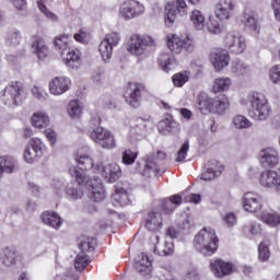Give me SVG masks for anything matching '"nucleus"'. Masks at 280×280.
<instances>
[{
	"label": "nucleus",
	"instance_id": "f257e3e1",
	"mask_svg": "<svg viewBox=\"0 0 280 280\" xmlns=\"http://www.w3.org/2000/svg\"><path fill=\"white\" fill-rule=\"evenodd\" d=\"M74 161L78 165H81V168L78 166H71L69 168V174L72 178H75L77 183L80 186H84L88 189V198L93 200V202H102L106 198V191L104 190V185L100 177L94 179H89L84 170H93V159L86 154L77 153Z\"/></svg>",
	"mask_w": 280,
	"mask_h": 280
},
{
	"label": "nucleus",
	"instance_id": "f03ea898",
	"mask_svg": "<svg viewBox=\"0 0 280 280\" xmlns=\"http://www.w3.org/2000/svg\"><path fill=\"white\" fill-rule=\"evenodd\" d=\"M197 108L200 113H211L212 115H224L231 108L229 96L221 94L214 97H209L207 93L201 92L197 96Z\"/></svg>",
	"mask_w": 280,
	"mask_h": 280
},
{
	"label": "nucleus",
	"instance_id": "7ed1b4c3",
	"mask_svg": "<svg viewBox=\"0 0 280 280\" xmlns=\"http://www.w3.org/2000/svg\"><path fill=\"white\" fill-rule=\"evenodd\" d=\"M218 235L215 234V230L211 228H203L194 240V246L196 250L201 253V255H206L207 257H211L213 253L218 250L219 244Z\"/></svg>",
	"mask_w": 280,
	"mask_h": 280
},
{
	"label": "nucleus",
	"instance_id": "20e7f679",
	"mask_svg": "<svg viewBox=\"0 0 280 280\" xmlns=\"http://www.w3.org/2000/svg\"><path fill=\"white\" fill-rule=\"evenodd\" d=\"M144 12L145 7L137 0H125L118 4V16L122 21L139 19Z\"/></svg>",
	"mask_w": 280,
	"mask_h": 280
},
{
	"label": "nucleus",
	"instance_id": "39448f33",
	"mask_svg": "<svg viewBox=\"0 0 280 280\" xmlns=\"http://www.w3.org/2000/svg\"><path fill=\"white\" fill-rule=\"evenodd\" d=\"M154 38L150 35L141 36L133 34L127 43V51L131 56H143L148 51V47H154Z\"/></svg>",
	"mask_w": 280,
	"mask_h": 280
},
{
	"label": "nucleus",
	"instance_id": "423d86ee",
	"mask_svg": "<svg viewBox=\"0 0 280 280\" xmlns=\"http://www.w3.org/2000/svg\"><path fill=\"white\" fill-rule=\"evenodd\" d=\"M248 100L252 107L249 112L250 116L257 121L268 119L270 116V106L268 105V101L259 94H252Z\"/></svg>",
	"mask_w": 280,
	"mask_h": 280
},
{
	"label": "nucleus",
	"instance_id": "0eeeda50",
	"mask_svg": "<svg viewBox=\"0 0 280 280\" xmlns=\"http://www.w3.org/2000/svg\"><path fill=\"white\" fill-rule=\"evenodd\" d=\"M47 152V145L40 138H32L24 149L23 159L25 163H36Z\"/></svg>",
	"mask_w": 280,
	"mask_h": 280
},
{
	"label": "nucleus",
	"instance_id": "6e6552de",
	"mask_svg": "<svg viewBox=\"0 0 280 280\" xmlns=\"http://www.w3.org/2000/svg\"><path fill=\"white\" fill-rule=\"evenodd\" d=\"M223 45L225 49H229L230 54H244L246 49V37L235 31H229L223 36Z\"/></svg>",
	"mask_w": 280,
	"mask_h": 280
},
{
	"label": "nucleus",
	"instance_id": "1a4fd4ad",
	"mask_svg": "<svg viewBox=\"0 0 280 280\" xmlns=\"http://www.w3.org/2000/svg\"><path fill=\"white\" fill-rule=\"evenodd\" d=\"M121 36L119 33H108L98 45V51L104 62H108L113 58V48L119 45Z\"/></svg>",
	"mask_w": 280,
	"mask_h": 280
},
{
	"label": "nucleus",
	"instance_id": "9d476101",
	"mask_svg": "<svg viewBox=\"0 0 280 280\" xmlns=\"http://www.w3.org/2000/svg\"><path fill=\"white\" fill-rule=\"evenodd\" d=\"M90 138L105 150H113V148H117L115 136H113L108 129L96 127L93 131L90 132Z\"/></svg>",
	"mask_w": 280,
	"mask_h": 280
},
{
	"label": "nucleus",
	"instance_id": "9b49d317",
	"mask_svg": "<svg viewBox=\"0 0 280 280\" xmlns=\"http://www.w3.org/2000/svg\"><path fill=\"white\" fill-rule=\"evenodd\" d=\"M23 90V84L20 82H11L4 90H2V102L7 106H19L21 102V91Z\"/></svg>",
	"mask_w": 280,
	"mask_h": 280
},
{
	"label": "nucleus",
	"instance_id": "f8f14e48",
	"mask_svg": "<svg viewBox=\"0 0 280 280\" xmlns=\"http://www.w3.org/2000/svg\"><path fill=\"white\" fill-rule=\"evenodd\" d=\"M186 16L187 3L185 0H176L175 4L167 3L165 5V24L167 27H172L176 21V15Z\"/></svg>",
	"mask_w": 280,
	"mask_h": 280
},
{
	"label": "nucleus",
	"instance_id": "ddd939ff",
	"mask_svg": "<svg viewBox=\"0 0 280 280\" xmlns=\"http://www.w3.org/2000/svg\"><path fill=\"white\" fill-rule=\"evenodd\" d=\"M143 84L131 82L125 90V101L131 108H139L141 106V95L143 93Z\"/></svg>",
	"mask_w": 280,
	"mask_h": 280
},
{
	"label": "nucleus",
	"instance_id": "4468645a",
	"mask_svg": "<svg viewBox=\"0 0 280 280\" xmlns=\"http://www.w3.org/2000/svg\"><path fill=\"white\" fill-rule=\"evenodd\" d=\"M95 170L108 183H115L121 178V167L115 162L107 164H96Z\"/></svg>",
	"mask_w": 280,
	"mask_h": 280
},
{
	"label": "nucleus",
	"instance_id": "2eb2a0df",
	"mask_svg": "<svg viewBox=\"0 0 280 280\" xmlns=\"http://www.w3.org/2000/svg\"><path fill=\"white\" fill-rule=\"evenodd\" d=\"M210 62L213 65L214 70L220 73L231 65V55H229V50L222 48H214L210 52Z\"/></svg>",
	"mask_w": 280,
	"mask_h": 280
},
{
	"label": "nucleus",
	"instance_id": "dca6fc26",
	"mask_svg": "<svg viewBox=\"0 0 280 280\" xmlns=\"http://www.w3.org/2000/svg\"><path fill=\"white\" fill-rule=\"evenodd\" d=\"M70 89L71 79L66 75L55 77L48 82V91L50 95H55L56 97L65 95Z\"/></svg>",
	"mask_w": 280,
	"mask_h": 280
},
{
	"label": "nucleus",
	"instance_id": "f3484780",
	"mask_svg": "<svg viewBox=\"0 0 280 280\" xmlns=\"http://www.w3.org/2000/svg\"><path fill=\"white\" fill-rule=\"evenodd\" d=\"M233 10H235L233 0H219L214 4V15L219 21H229L233 16Z\"/></svg>",
	"mask_w": 280,
	"mask_h": 280
},
{
	"label": "nucleus",
	"instance_id": "a211bd4d",
	"mask_svg": "<svg viewBox=\"0 0 280 280\" xmlns=\"http://www.w3.org/2000/svg\"><path fill=\"white\" fill-rule=\"evenodd\" d=\"M242 205L244 211H248V213H257V211L261 209V196L256 192H246L243 196Z\"/></svg>",
	"mask_w": 280,
	"mask_h": 280
},
{
	"label": "nucleus",
	"instance_id": "6ab92c4d",
	"mask_svg": "<svg viewBox=\"0 0 280 280\" xmlns=\"http://www.w3.org/2000/svg\"><path fill=\"white\" fill-rule=\"evenodd\" d=\"M31 47L38 60H45V58L49 56V46H47L45 39L38 35L32 37Z\"/></svg>",
	"mask_w": 280,
	"mask_h": 280
},
{
	"label": "nucleus",
	"instance_id": "aec40b11",
	"mask_svg": "<svg viewBox=\"0 0 280 280\" xmlns=\"http://www.w3.org/2000/svg\"><path fill=\"white\" fill-rule=\"evenodd\" d=\"M241 21L245 25L246 30H250L254 34H259V32H261V23L259 22L257 13L250 10H245Z\"/></svg>",
	"mask_w": 280,
	"mask_h": 280
},
{
	"label": "nucleus",
	"instance_id": "412c9836",
	"mask_svg": "<svg viewBox=\"0 0 280 280\" xmlns=\"http://www.w3.org/2000/svg\"><path fill=\"white\" fill-rule=\"evenodd\" d=\"M211 271L214 277L222 279V277H229L233 272V264L226 262L222 259H215L210 262Z\"/></svg>",
	"mask_w": 280,
	"mask_h": 280
},
{
	"label": "nucleus",
	"instance_id": "4be33fe9",
	"mask_svg": "<svg viewBox=\"0 0 280 280\" xmlns=\"http://www.w3.org/2000/svg\"><path fill=\"white\" fill-rule=\"evenodd\" d=\"M279 164V152L275 148H266L260 151V165L275 167Z\"/></svg>",
	"mask_w": 280,
	"mask_h": 280
},
{
	"label": "nucleus",
	"instance_id": "5701e85b",
	"mask_svg": "<svg viewBox=\"0 0 280 280\" xmlns=\"http://www.w3.org/2000/svg\"><path fill=\"white\" fill-rule=\"evenodd\" d=\"M135 269L142 277L152 275V260H150V257H148L145 253H141L136 257Z\"/></svg>",
	"mask_w": 280,
	"mask_h": 280
},
{
	"label": "nucleus",
	"instance_id": "b1692460",
	"mask_svg": "<svg viewBox=\"0 0 280 280\" xmlns=\"http://www.w3.org/2000/svg\"><path fill=\"white\" fill-rule=\"evenodd\" d=\"M61 58L65 65L69 67V69H80V67H82V59H80V50L68 48V50L61 54Z\"/></svg>",
	"mask_w": 280,
	"mask_h": 280
},
{
	"label": "nucleus",
	"instance_id": "393cba45",
	"mask_svg": "<svg viewBox=\"0 0 280 280\" xmlns=\"http://www.w3.org/2000/svg\"><path fill=\"white\" fill-rule=\"evenodd\" d=\"M138 172L142 176H145L147 178H150L152 176H156L159 174V166H156V163L154 162V158L148 156L147 160L142 163H137Z\"/></svg>",
	"mask_w": 280,
	"mask_h": 280
},
{
	"label": "nucleus",
	"instance_id": "a878e982",
	"mask_svg": "<svg viewBox=\"0 0 280 280\" xmlns=\"http://www.w3.org/2000/svg\"><path fill=\"white\" fill-rule=\"evenodd\" d=\"M224 172V166L218 161L212 160L208 162L206 171L201 173L202 180H213V178L220 176Z\"/></svg>",
	"mask_w": 280,
	"mask_h": 280
},
{
	"label": "nucleus",
	"instance_id": "bb28decb",
	"mask_svg": "<svg viewBox=\"0 0 280 280\" xmlns=\"http://www.w3.org/2000/svg\"><path fill=\"white\" fill-rule=\"evenodd\" d=\"M260 185L272 189L280 187V174L277 171H265L260 175Z\"/></svg>",
	"mask_w": 280,
	"mask_h": 280
},
{
	"label": "nucleus",
	"instance_id": "cd10ccee",
	"mask_svg": "<svg viewBox=\"0 0 280 280\" xmlns=\"http://www.w3.org/2000/svg\"><path fill=\"white\" fill-rule=\"evenodd\" d=\"M145 120L138 118L136 120V124L132 125L129 129V139L131 143H135V141H140V139H143V135H145Z\"/></svg>",
	"mask_w": 280,
	"mask_h": 280
},
{
	"label": "nucleus",
	"instance_id": "c85d7f7f",
	"mask_svg": "<svg viewBox=\"0 0 280 280\" xmlns=\"http://www.w3.org/2000/svg\"><path fill=\"white\" fill-rule=\"evenodd\" d=\"M163 228V217L159 212H149L145 219V229L148 231H161Z\"/></svg>",
	"mask_w": 280,
	"mask_h": 280
},
{
	"label": "nucleus",
	"instance_id": "c756f323",
	"mask_svg": "<svg viewBox=\"0 0 280 280\" xmlns=\"http://www.w3.org/2000/svg\"><path fill=\"white\" fill-rule=\"evenodd\" d=\"M40 218L44 224H46L47 226H51V229H56V231H58V229L62 226V219L58 213L54 211H46L42 213Z\"/></svg>",
	"mask_w": 280,
	"mask_h": 280
},
{
	"label": "nucleus",
	"instance_id": "7c9ffc66",
	"mask_svg": "<svg viewBox=\"0 0 280 280\" xmlns=\"http://www.w3.org/2000/svg\"><path fill=\"white\" fill-rule=\"evenodd\" d=\"M158 130L161 135H174V132H178L179 126L176 120H173L172 117L165 118L158 124Z\"/></svg>",
	"mask_w": 280,
	"mask_h": 280
},
{
	"label": "nucleus",
	"instance_id": "2f4dec72",
	"mask_svg": "<svg viewBox=\"0 0 280 280\" xmlns=\"http://www.w3.org/2000/svg\"><path fill=\"white\" fill-rule=\"evenodd\" d=\"M19 170L16 160L10 156L0 158V178L4 174H14Z\"/></svg>",
	"mask_w": 280,
	"mask_h": 280
},
{
	"label": "nucleus",
	"instance_id": "473e14b6",
	"mask_svg": "<svg viewBox=\"0 0 280 280\" xmlns=\"http://www.w3.org/2000/svg\"><path fill=\"white\" fill-rule=\"evenodd\" d=\"M189 19L197 32H202L207 27V18H205L200 10H192L189 14Z\"/></svg>",
	"mask_w": 280,
	"mask_h": 280
},
{
	"label": "nucleus",
	"instance_id": "72a5a7b5",
	"mask_svg": "<svg viewBox=\"0 0 280 280\" xmlns=\"http://www.w3.org/2000/svg\"><path fill=\"white\" fill-rule=\"evenodd\" d=\"M233 80L229 77H219L214 79L211 88L212 93H224L231 89Z\"/></svg>",
	"mask_w": 280,
	"mask_h": 280
},
{
	"label": "nucleus",
	"instance_id": "f704fd0d",
	"mask_svg": "<svg viewBox=\"0 0 280 280\" xmlns=\"http://www.w3.org/2000/svg\"><path fill=\"white\" fill-rule=\"evenodd\" d=\"M31 124L33 128H38V129L47 128V126H49V115L40 110L35 112L31 117Z\"/></svg>",
	"mask_w": 280,
	"mask_h": 280
},
{
	"label": "nucleus",
	"instance_id": "c9c22d12",
	"mask_svg": "<svg viewBox=\"0 0 280 280\" xmlns=\"http://www.w3.org/2000/svg\"><path fill=\"white\" fill-rule=\"evenodd\" d=\"M55 49L60 51V56L65 54V51L71 48V36L69 35H59L54 39Z\"/></svg>",
	"mask_w": 280,
	"mask_h": 280
},
{
	"label": "nucleus",
	"instance_id": "e433bc0d",
	"mask_svg": "<svg viewBox=\"0 0 280 280\" xmlns=\"http://www.w3.org/2000/svg\"><path fill=\"white\" fill-rule=\"evenodd\" d=\"M2 264L3 266H7V268L16 266V249L12 247H5L2 250Z\"/></svg>",
	"mask_w": 280,
	"mask_h": 280
},
{
	"label": "nucleus",
	"instance_id": "4c0bfd02",
	"mask_svg": "<svg viewBox=\"0 0 280 280\" xmlns=\"http://www.w3.org/2000/svg\"><path fill=\"white\" fill-rule=\"evenodd\" d=\"M258 219L261 220L265 224H268V226H279L280 224V214L277 212H266L262 211Z\"/></svg>",
	"mask_w": 280,
	"mask_h": 280
},
{
	"label": "nucleus",
	"instance_id": "58836bf2",
	"mask_svg": "<svg viewBox=\"0 0 280 280\" xmlns=\"http://www.w3.org/2000/svg\"><path fill=\"white\" fill-rule=\"evenodd\" d=\"M113 200L115 201L116 207H126V205H129L130 202L128 191H126L124 188H116V191L113 195Z\"/></svg>",
	"mask_w": 280,
	"mask_h": 280
},
{
	"label": "nucleus",
	"instance_id": "ea45409f",
	"mask_svg": "<svg viewBox=\"0 0 280 280\" xmlns=\"http://www.w3.org/2000/svg\"><path fill=\"white\" fill-rule=\"evenodd\" d=\"M154 253H158L160 257H167L174 255V242L166 241L163 245L156 244L154 247Z\"/></svg>",
	"mask_w": 280,
	"mask_h": 280
},
{
	"label": "nucleus",
	"instance_id": "a19ab883",
	"mask_svg": "<svg viewBox=\"0 0 280 280\" xmlns=\"http://www.w3.org/2000/svg\"><path fill=\"white\" fill-rule=\"evenodd\" d=\"M68 115L71 119H80L82 116V103L78 100H72L68 104Z\"/></svg>",
	"mask_w": 280,
	"mask_h": 280
},
{
	"label": "nucleus",
	"instance_id": "79ce46f5",
	"mask_svg": "<svg viewBox=\"0 0 280 280\" xmlns=\"http://www.w3.org/2000/svg\"><path fill=\"white\" fill-rule=\"evenodd\" d=\"M167 47L173 54H180L183 51V38L178 35L168 36Z\"/></svg>",
	"mask_w": 280,
	"mask_h": 280
},
{
	"label": "nucleus",
	"instance_id": "37998d69",
	"mask_svg": "<svg viewBox=\"0 0 280 280\" xmlns=\"http://www.w3.org/2000/svg\"><path fill=\"white\" fill-rule=\"evenodd\" d=\"M160 66L164 71H172L174 67H176V61L174 60V56L170 54H162L159 58Z\"/></svg>",
	"mask_w": 280,
	"mask_h": 280
},
{
	"label": "nucleus",
	"instance_id": "c03bdc74",
	"mask_svg": "<svg viewBox=\"0 0 280 280\" xmlns=\"http://www.w3.org/2000/svg\"><path fill=\"white\" fill-rule=\"evenodd\" d=\"M231 72L233 73V75H235V78H240L242 75H247V73H248V66H245L244 62H242L241 60L236 59V60H234L232 62Z\"/></svg>",
	"mask_w": 280,
	"mask_h": 280
},
{
	"label": "nucleus",
	"instance_id": "a18cd8bd",
	"mask_svg": "<svg viewBox=\"0 0 280 280\" xmlns=\"http://www.w3.org/2000/svg\"><path fill=\"white\" fill-rule=\"evenodd\" d=\"M81 253H93L95 250V240L93 237L83 236L79 243Z\"/></svg>",
	"mask_w": 280,
	"mask_h": 280
},
{
	"label": "nucleus",
	"instance_id": "49530a36",
	"mask_svg": "<svg viewBox=\"0 0 280 280\" xmlns=\"http://www.w3.org/2000/svg\"><path fill=\"white\" fill-rule=\"evenodd\" d=\"M21 32L10 31L5 36V45L9 47H16V45H21Z\"/></svg>",
	"mask_w": 280,
	"mask_h": 280
},
{
	"label": "nucleus",
	"instance_id": "de8ad7c7",
	"mask_svg": "<svg viewBox=\"0 0 280 280\" xmlns=\"http://www.w3.org/2000/svg\"><path fill=\"white\" fill-rule=\"evenodd\" d=\"M89 264H91V259L89 258V256H86V254L84 253H80L77 255L75 259H74V268L75 270H84L86 266H89Z\"/></svg>",
	"mask_w": 280,
	"mask_h": 280
},
{
	"label": "nucleus",
	"instance_id": "09e8293b",
	"mask_svg": "<svg viewBox=\"0 0 280 280\" xmlns=\"http://www.w3.org/2000/svg\"><path fill=\"white\" fill-rule=\"evenodd\" d=\"M180 202H183V197H180L179 195H174L170 197L168 200H166L165 202L164 211H166V213H172L175 207H178Z\"/></svg>",
	"mask_w": 280,
	"mask_h": 280
},
{
	"label": "nucleus",
	"instance_id": "8fccbe9b",
	"mask_svg": "<svg viewBox=\"0 0 280 280\" xmlns=\"http://www.w3.org/2000/svg\"><path fill=\"white\" fill-rule=\"evenodd\" d=\"M233 126L236 127L237 130H244L246 128H250L253 124L245 116L237 115L233 118Z\"/></svg>",
	"mask_w": 280,
	"mask_h": 280
},
{
	"label": "nucleus",
	"instance_id": "3c124183",
	"mask_svg": "<svg viewBox=\"0 0 280 280\" xmlns=\"http://www.w3.org/2000/svg\"><path fill=\"white\" fill-rule=\"evenodd\" d=\"M37 8L45 14L46 19L52 23H58V21H60V18L56 15V13L49 11L43 1H37Z\"/></svg>",
	"mask_w": 280,
	"mask_h": 280
},
{
	"label": "nucleus",
	"instance_id": "603ef678",
	"mask_svg": "<svg viewBox=\"0 0 280 280\" xmlns=\"http://www.w3.org/2000/svg\"><path fill=\"white\" fill-rule=\"evenodd\" d=\"M258 259L259 261H268L270 259V247L266 241L258 245Z\"/></svg>",
	"mask_w": 280,
	"mask_h": 280
},
{
	"label": "nucleus",
	"instance_id": "864d4df0",
	"mask_svg": "<svg viewBox=\"0 0 280 280\" xmlns=\"http://www.w3.org/2000/svg\"><path fill=\"white\" fill-rule=\"evenodd\" d=\"M137 156H138L137 151L126 149L122 152L121 162L124 163V165H132V163H135V161H137Z\"/></svg>",
	"mask_w": 280,
	"mask_h": 280
},
{
	"label": "nucleus",
	"instance_id": "5fc2aeb1",
	"mask_svg": "<svg viewBox=\"0 0 280 280\" xmlns=\"http://www.w3.org/2000/svg\"><path fill=\"white\" fill-rule=\"evenodd\" d=\"M208 32L210 34H222L224 27L220 25V22L215 19H209L208 23L206 24Z\"/></svg>",
	"mask_w": 280,
	"mask_h": 280
},
{
	"label": "nucleus",
	"instance_id": "6e6d98bb",
	"mask_svg": "<svg viewBox=\"0 0 280 280\" xmlns=\"http://www.w3.org/2000/svg\"><path fill=\"white\" fill-rule=\"evenodd\" d=\"M31 93H32L33 97H35V100H38L39 102H45L46 100L49 98V94L47 92H45V89H43L38 85H34L31 89Z\"/></svg>",
	"mask_w": 280,
	"mask_h": 280
},
{
	"label": "nucleus",
	"instance_id": "4d7b16f0",
	"mask_svg": "<svg viewBox=\"0 0 280 280\" xmlns=\"http://www.w3.org/2000/svg\"><path fill=\"white\" fill-rule=\"evenodd\" d=\"M186 82H189V73L187 71L179 72L173 75L174 86H184Z\"/></svg>",
	"mask_w": 280,
	"mask_h": 280
},
{
	"label": "nucleus",
	"instance_id": "13d9d810",
	"mask_svg": "<svg viewBox=\"0 0 280 280\" xmlns=\"http://www.w3.org/2000/svg\"><path fill=\"white\" fill-rule=\"evenodd\" d=\"M222 221L226 225L228 229H233L237 224V214L235 212H226L222 217Z\"/></svg>",
	"mask_w": 280,
	"mask_h": 280
},
{
	"label": "nucleus",
	"instance_id": "bf43d9fd",
	"mask_svg": "<svg viewBox=\"0 0 280 280\" xmlns=\"http://www.w3.org/2000/svg\"><path fill=\"white\" fill-rule=\"evenodd\" d=\"M66 194L69 198H71V200H80V198L84 196L82 189L74 186H68L66 189Z\"/></svg>",
	"mask_w": 280,
	"mask_h": 280
},
{
	"label": "nucleus",
	"instance_id": "052dcab7",
	"mask_svg": "<svg viewBox=\"0 0 280 280\" xmlns=\"http://www.w3.org/2000/svg\"><path fill=\"white\" fill-rule=\"evenodd\" d=\"M187 152H189V140H186L178 150L176 162L183 163L187 159Z\"/></svg>",
	"mask_w": 280,
	"mask_h": 280
},
{
	"label": "nucleus",
	"instance_id": "680f3d73",
	"mask_svg": "<svg viewBox=\"0 0 280 280\" xmlns=\"http://www.w3.org/2000/svg\"><path fill=\"white\" fill-rule=\"evenodd\" d=\"M269 78H270L271 82H273V84L280 83V65L273 66L270 69Z\"/></svg>",
	"mask_w": 280,
	"mask_h": 280
},
{
	"label": "nucleus",
	"instance_id": "e2e57ef3",
	"mask_svg": "<svg viewBox=\"0 0 280 280\" xmlns=\"http://www.w3.org/2000/svg\"><path fill=\"white\" fill-rule=\"evenodd\" d=\"M182 42H183V49H186V51H194V48L196 47L194 37L186 35L184 38H182Z\"/></svg>",
	"mask_w": 280,
	"mask_h": 280
},
{
	"label": "nucleus",
	"instance_id": "0e129e2a",
	"mask_svg": "<svg viewBox=\"0 0 280 280\" xmlns=\"http://www.w3.org/2000/svg\"><path fill=\"white\" fill-rule=\"evenodd\" d=\"M271 8L273 10L275 19L280 21V0H271Z\"/></svg>",
	"mask_w": 280,
	"mask_h": 280
},
{
	"label": "nucleus",
	"instance_id": "69168bd1",
	"mask_svg": "<svg viewBox=\"0 0 280 280\" xmlns=\"http://www.w3.org/2000/svg\"><path fill=\"white\" fill-rule=\"evenodd\" d=\"M15 10H25L27 8V0H10Z\"/></svg>",
	"mask_w": 280,
	"mask_h": 280
},
{
	"label": "nucleus",
	"instance_id": "338daca9",
	"mask_svg": "<svg viewBox=\"0 0 280 280\" xmlns=\"http://www.w3.org/2000/svg\"><path fill=\"white\" fill-rule=\"evenodd\" d=\"M46 139L50 142V145H56V131L52 129H46L45 130Z\"/></svg>",
	"mask_w": 280,
	"mask_h": 280
},
{
	"label": "nucleus",
	"instance_id": "774afa93",
	"mask_svg": "<svg viewBox=\"0 0 280 280\" xmlns=\"http://www.w3.org/2000/svg\"><path fill=\"white\" fill-rule=\"evenodd\" d=\"M104 105L110 110H113V108H117V102L110 96L104 98Z\"/></svg>",
	"mask_w": 280,
	"mask_h": 280
}]
</instances>
